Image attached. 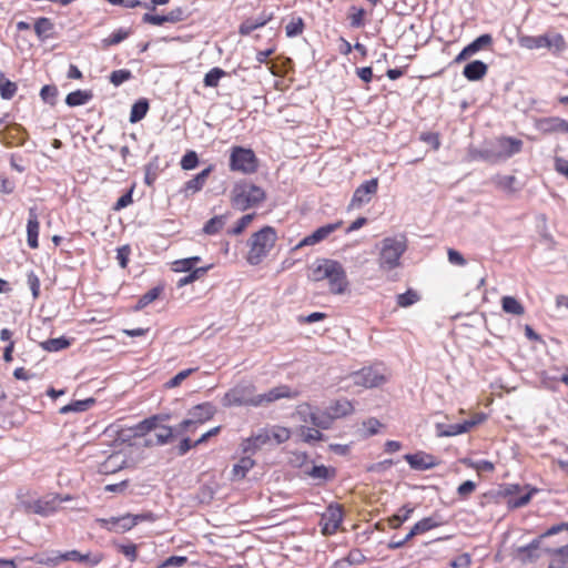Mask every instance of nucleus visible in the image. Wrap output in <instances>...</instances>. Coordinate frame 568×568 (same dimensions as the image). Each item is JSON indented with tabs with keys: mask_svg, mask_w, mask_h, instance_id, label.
<instances>
[{
	"mask_svg": "<svg viewBox=\"0 0 568 568\" xmlns=\"http://www.w3.org/2000/svg\"><path fill=\"white\" fill-rule=\"evenodd\" d=\"M355 385L366 388L377 387L385 384L388 379L387 375L376 368L365 367L352 375Z\"/></svg>",
	"mask_w": 568,
	"mask_h": 568,
	"instance_id": "nucleus-11",
	"label": "nucleus"
},
{
	"mask_svg": "<svg viewBox=\"0 0 568 568\" xmlns=\"http://www.w3.org/2000/svg\"><path fill=\"white\" fill-rule=\"evenodd\" d=\"M255 462L251 457H243L237 464L233 466V479H242L246 476L247 471L253 468Z\"/></svg>",
	"mask_w": 568,
	"mask_h": 568,
	"instance_id": "nucleus-30",
	"label": "nucleus"
},
{
	"mask_svg": "<svg viewBox=\"0 0 568 568\" xmlns=\"http://www.w3.org/2000/svg\"><path fill=\"white\" fill-rule=\"evenodd\" d=\"M132 78V73L130 70H125V69H121V70H115L113 71L111 74H110V82L115 85V87H119L121 85L123 82L130 80Z\"/></svg>",
	"mask_w": 568,
	"mask_h": 568,
	"instance_id": "nucleus-51",
	"label": "nucleus"
},
{
	"mask_svg": "<svg viewBox=\"0 0 568 568\" xmlns=\"http://www.w3.org/2000/svg\"><path fill=\"white\" fill-rule=\"evenodd\" d=\"M300 436L303 438L305 443L308 444L322 440L324 438V435L318 429L306 426H301Z\"/></svg>",
	"mask_w": 568,
	"mask_h": 568,
	"instance_id": "nucleus-44",
	"label": "nucleus"
},
{
	"mask_svg": "<svg viewBox=\"0 0 568 568\" xmlns=\"http://www.w3.org/2000/svg\"><path fill=\"white\" fill-rule=\"evenodd\" d=\"M485 419L484 414H478L474 418L465 420L460 424H436V435L438 437H452L469 432L473 427L480 424Z\"/></svg>",
	"mask_w": 568,
	"mask_h": 568,
	"instance_id": "nucleus-9",
	"label": "nucleus"
},
{
	"mask_svg": "<svg viewBox=\"0 0 568 568\" xmlns=\"http://www.w3.org/2000/svg\"><path fill=\"white\" fill-rule=\"evenodd\" d=\"M419 300V295L413 291L408 290L407 292L397 295V305L400 307H408L415 304Z\"/></svg>",
	"mask_w": 568,
	"mask_h": 568,
	"instance_id": "nucleus-47",
	"label": "nucleus"
},
{
	"mask_svg": "<svg viewBox=\"0 0 568 568\" xmlns=\"http://www.w3.org/2000/svg\"><path fill=\"white\" fill-rule=\"evenodd\" d=\"M414 509L404 506L396 515L389 518V526L392 528H398L404 521L408 520Z\"/></svg>",
	"mask_w": 568,
	"mask_h": 568,
	"instance_id": "nucleus-45",
	"label": "nucleus"
},
{
	"mask_svg": "<svg viewBox=\"0 0 568 568\" xmlns=\"http://www.w3.org/2000/svg\"><path fill=\"white\" fill-rule=\"evenodd\" d=\"M516 178L514 175H499L495 179V183L498 187L513 192L515 191Z\"/></svg>",
	"mask_w": 568,
	"mask_h": 568,
	"instance_id": "nucleus-52",
	"label": "nucleus"
},
{
	"mask_svg": "<svg viewBox=\"0 0 568 568\" xmlns=\"http://www.w3.org/2000/svg\"><path fill=\"white\" fill-rule=\"evenodd\" d=\"M187 561L184 556H172L164 560L158 568L181 567Z\"/></svg>",
	"mask_w": 568,
	"mask_h": 568,
	"instance_id": "nucleus-59",
	"label": "nucleus"
},
{
	"mask_svg": "<svg viewBox=\"0 0 568 568\" xmlns=\"http://www.w3.org/2000/svg\"><path fill=\"white\" fill-rule=\"evenodd\" d=\"M300 393L287 385L276 386L265 393L257 394L252 383H241L227 390L222 397L224 407L233 406H267L276 400L296 398Z\"/></svg>",
	"mask_w": 568,
	"mask_h": 568,
	"instance_id": "nucleus-1",
	"label": "nucleus"
},
{
	"mask_svg": "<svg viewBox=\"0 0 568 568\" xmlns=\"http://www.w3.org/2000/svg\"><path fill=\"white\" fill-rule=\"evenodd\" d=\"M62 555L63 552L61 551L52 550L45 554L36 555L31 559L39 565L54 567L63 561Z\"/></svg>",
	"mask_w": 568,
	"mask_h": 568,
	"instance_id": "nucleus-28",
	"label": "nucleus"
},
{
	"mask_svg": "<svg viewBox=\"0 0 568 568\" xmlns=\"http://www.w3.org/2000/svg\"><path fill=\"white\" fill-rule=\"evenodd\" d=\"M17 498L18 510H22L27 514H38L40 516H49L53 514L62 501L70 499L68 496L61 498L58 495L36 499L21 491L18 494Z\"/></svg>",
	"mask_w": 568,
	"mask_h": 568,
	"instance_id": "nucleus-4",
	"label": "nucleus"
},
{
	"mask_svg": "<svg viewBox=\"0 0 568 568\" xmlns=\"http://www.w3.org/2000/svg\"><path fill=\"white\" fill-rule=\"evenodd\" d=\"M352 14L349 16L351 24L353 27H361L363 24L364 17L366 14L363 8L352 7Z\"/></svg>",
	"mask_w": 568,
	"mask_h": 568,
	"instance_id": "nucleus-58",
	"label": "nucleus"
},
{
	"mask_svg": "<svg viewBox=\"0 0 568 568\" xmlns=\"http://www.w3.org/2000/svg\"><path fill=\"white\" fill-rule=\"evenodd\" d=\"M521 140L514 138H500L491 146L485 150V158L490 160H505L521 151Z\"/></svg>",
	"mask_w": 568,
	"mask_h": 568,
	"instance_id": "nucleus-8",
	"label": "nucleus"
},
{
	"mask_svg": "<svg viewBox=\"0 0 568 568\" xmlns=\"http://www.w3.org/2000/svg\"><path fill=\"white\" fill-rule=\"evenodd\" d=\"M62 558L63 561H75L85 568H93L102 561L103 555L101 552L88 551L82 554L78 550H69L63 552Z\"/></svg>",
	"mask_w": 568,
	"mask_h": 568,
	"instance_id": "nucleus-15",
	"label": "nucleus"
},
{
	"mask_svg": "<svg viewBox=\"0 0 568 568\" xmlns=\"http://www.w3.org/2000/svg\"><path fill=\"white\" fill-rule=\"evenodd\" d=\"M296 414L303 419V422L311 423L323 429H327L333 422L326 408L324 412H313L311 406L306 403L297 406Z\"/></svg>",
	"mask_w": 568,
	"mask_h": 568,
	"instance_id": "nucleus-12",
	"label": "nucleus"
},
{
	"mask_svg": "<svg viewBox=\"0 0 568 568\" xmlns=\"http://www.w3.org/2000/svg\"><path fill=\"white\" fill-rule=\"evenodd\" d=\"M447 258H448V262L453 265H457V266L466 265L465 257L458 251H456L454 248L447 250Z\"/></svg>",
	"mask_w": 568,
	"mask_h": 568,
	"instance_id": "nucleus-61",
	"label": "nucleus"
},
{
	"mask_svg": "<svg viewBox=\"0 0 568 568\" xmlns=\"http://www.w3.org/2000/svg\"><path fill=\"white\" fill-rule=\"evenodd\" d=\"M158 444H166L173 437V428L169 426H162L155 434Z\"/></svg>",
	"mask_w": 568,
	"mask_h": 568,
	"instance_id": "nucleus-57",
	"label": "nucleus"
},
{
	"mask_svg": "<svg viewBox=\"0 0 568 568\" xmlns=\"http://www.w3.org/2000/svg\"><path fill=\"white\" fill-rule=\"evenodd\" d=\"M159 165L158 162H151L145 166L144 182L149 186L153 185L158 178Z\"/></svg>",
	"mask_w": 568,
	"mask_h": 568,
	"instance_id": "nucleus-55",
	"label": "nucleus"
},
{
	"mask_svg": "<svg viewBox=\"0 0 568 568\" xmlns=\"http://www.w3.org/2000/svg\"><path fill=\"white\" fill-rule=\"evenodd\" d=\"M437 526H438V523L434 518H432V517L424 518L413 526L410 531L405 536V538H403V541H389L388 548H390V549L400 548L407 541H409L413 537H415L419 534L426 532Z\"/></svg>",
	"mask_w": 568,
	"mask_h": 568,
	"instance_id": "nucleus-17",
	"label": "nucleus"
},
{
	"mask_svg": "<svg viewBox=\"0 0 568 568\" xmlns=\"http://www.w3.org/2000/svg\"><path fill=\"white\" fill-rule=\"evenodd\" d=\"M276 239V232L271 226H265L255 232L248 241L247 263L251 265L260 264L275 245Z\"/></svg>",
	"mask_w": 568,
	"mask_h": 568,
	"instance_id": "nucleus-3",
	"label": "nucleus"
},
{
	"mask_svg": "<svg viewBox=\"0 0 568 568\" xmlns=\"http://www.w3.org/2000/svg\"><path fill=\"white\" fill-rule=\"evenodd\" d=\"M545 131L568 133V121L560 118H550L544 121Z\"/></svg>",
	"mask_w": 568,
	"mask_h": 568,
	"instance_id": "nucleus-34",
	"label": "nucleus"
},
{
	"mask_svg": "<svg viewBox=\"0 0 568 568\" xmlns=\"http://www.w3.org/2000/svg\"><path fill=\"white\" fill-rule=\"evenodd\" d=\"M149 110V103L146 100H139L131 108L130 122L136 123L141 121Z\"/></svg>",
	"mask_w": 568,
	"mask_h": 568,
	"instance_id": "nucleus-33",
	"label": "nucleus"
},
{
	"mask_svg": "<svg viewBox=\"0 0 568 568\" xmlns=\"http://www.w3.org/2000/svg\"><path fill=\"white\" fill-rule=\"evenodd\" d=\"M39 219L34 207L29 209V219L27 224V241L31 248L38 247Z\"/></svg>",
	"mask_w": 568,
	"mask_h": 568,
	"instance_id": "nucleus-23",
	"label": "nucleus"
},
{
	"mask_svg": "<svg viewBox=\"0 0 568 568\" xmlns=\"http://www.w3.org/2000/svg\"><path fill=\"white\" fill-rule=\"evenodd\" d=\"M470 562V556L468 554H462L452 561L450 566L453 568H468Z\"/></svg>",
	"mask_w": 568,
	"mask_h": 568,
	"instance_id": "nucleus-64",
	"label": "nucleus"
},
{
	"mask_svg": "<svg viewBox=\"0 0 568 568\" xmlns=\"http://www.w3.org/2000/svg\"><path fill=\"white\" fill-rule=\"evenodd\" d=\"M53 29H54V24L51 22L50 19L44 18V17L37 19L36 23H34V32L41 41H44V40L51 38L52 33H53Z\"/></svg>",
	"mask_w": 568,
	"mask_h": 568,
	"instance_id": "nucleus-27",
	"label": "nucleus"
},
{
	"mask_svg": "<svg viewBox=\"0 0 568 568\" xmlns=\"http://www.w3.org/2000/svg\"><path fill=\"white\" fill-rule=\"evenodd\" d=\"M267 429L271 433V444H282L287 442L291 437V432L286 427L273 426Z\"/></svg>",
	"mask_w": 568,
	"mask_h": 568,
	"instance_id": "nucleus-39",
	"label": "nucleus"
},
{
	"mask_svg": "<svg viewBox=\"0 0 568 568\" xmlns=\"http://www.w3.org/2000/svg\"><path fill=\"white\" fill-rule=\"evenodd\" d=\"M199 163L197 154L194 151L186 152L181 160V168L183 170H193Z\"/></svg>",
	"mask_w": 568,
	"mask_h": 568,
	"instance_id": "nucleus-54",
	"label": "nucleus"
},
{
	"mask_svg": "<svg viewBox=\"0 0 568 568\" xmlns=\"http://www.w3.org/2000/svg\"><path fill=\"white\" fill-rule=\"evenodd\" d=\"M214 413V407L210 404L195 406L189 412V417L175 428L176 434L185 433L187 430V425H202L206 420L211 419Z\"/></svg>",
	"mask_w": 568,
	"mask_h": 568,
	"instance_id": "nucleus-10",
	"label": "nucleus"
},
{
	"mask_svg": "<svg viewBox=\"0 0 568 568\" xmlns=\"http://www.w3.org/2000/svg\"><path fill=\"white\" fill-rule=\"evenodd\" d=\"M265 200V192L262 187L250 182H239L231 191V203L239 211H245L256 206Z\"/></svg>",
	"mask_w": 568,
	"mask_h": 568,
	"instance_id": "nucleus-5",
	"label": "nucleus"
},
{
	"mask_svg": "<svg viewBox=\"0 0 568 568\" xmlns=\"http://www.w3.org/2000/svg\"><path fill=\"white\" fill-rule=\"evenodd\" d=\"M488 67L486 63L475 60L465 65L463 74L469 81H478L486 75Z\"/></svg>",
	"mask_w": 568,
	"mask_h": 568,
	"instance_id": "nucleus-24",
	"label": "nucleus"
},
{
	"mask_svg": "<svg viewBox=\"0 0 568 568\" xmlns=\"http://www.w3.org/2000/svg\"><path fill=\"white\" fill-rule=\"evenodd\" d=\"M210 268H211V265L194 268L192 272H190V274H187L186 276L181 277L179 280L178 286L179 287H183V286H185L187 284L193 283L194 281H196L200 277H202Z\"/></svg>",
	"mask_w": 568,
	"mask_h": 568,
	"instance_id": "nucleus-42",
	"label": "nucleus"
},
{
	"mask_svg": "<svg viewBox=\"0 0 568 568\" xmlns=\"http://www.w3.org/2000/svg\"><path fill=\"white\" fill-rule=\"evenodd\" d=\"M94 404L93 398H87L83 400H75L72 402L63 407L60 408L61 414H68L71 412H84L89 409Z\"/></svg>",
	"mask_w": 568,
	"mask_h": 568,
	"instance_id": "nucleus-36",
	"label": "nucleus"
},
{
	"mask_svg": "<svg viewBox=\"0 0 568 568\" xmlns=\"http://www.w3.org/2000/svg\"><path fill=\"white\" fill-rule=\"evenodd\" d=\"M343 513L338 505H329L321 518L322 532L333 535L342 524Z\"/></svg>",
	"mask_w": 568,
	"mask_h": 568,
	"instance_id": "nucleus-14",
	"label": "nucleus"
},
{
	"mask_svg": "<svg viewBox=\"0 0 568 568\" xmlns=\"http://www.w3.org/2000/svg\"><path fill=\"white\" fill-rule=\"evenodd\" d=\"M257 160L254 152L242 146H234L230 155V169L232 171L250 174L256 171Z\"/></svg>",
	"mask_w": 568,
	"mask_h": 568,
	"instance_id": "nucleus-7",
	"label": "nucleus"
},
{
	"mask_svg": "<svg viewBox=\"0 0 568 568\" xmlns=\"http://www.w3.org/2000/svg\"><path fill=\"white\" fill-rule=\"evenodd\" d=\"M493 42V38L490 34H481L477 39H475L471 43H469L467 47L468 51L473 54L477 53L479 50L490 45Z\"/></svg>",
	"mask_w": 568,
	"mask_h": 568,
	"instance_id": "nucleus-43",
	"label": "nucleus"
},
{
	"mask_svg": "<svg viewBox=\"0 0 568 568\" xmlns=\"http://www.w3.org/2000/svg\"><path fill=\"white\" fill-rule=\"evenodd\" d=\"M538 548H539V540L536 539V540H534L532 542H530L529 545H527L525 547L517 548L515 557H516V559H518L523 564L532 561L536 558H538V556H539L537 554Z\"/></svg>",
	"mask_w": 568,
	"mask_h": 568,
	"instance_id": "nucleus-26",
	"label": "nucleus"
},
{
	"mask_svg": "<svg viewBox=\"0 0 568 568\" xmlns=\"http://www.w3.org/2000/svg\"><path fill=\"white\" fill-rule=\"evenodd\" d=\"M270 444H271V433L268 432L267 428H262L257 433L245 438L241 444V448H242L243 453L254 454L262 447L270 445Z\"/></svg>",
	"mask_w": 568,
	"mask_h": 568,
	"instance_id": "nucleus-16",
	"label": "nucleus"
},
{
	"mask_svg": "<svg viewBox=\"0 0 568 568\" xmlns=\"http://www.w3.org/2000/svg\"><path fill=\"white\" fill-rule=\"evenodd\" d=\"M341 222L326 224L324 226L318 227L316 231H314L311 235L305 236L296 246L295 248H301L303 246L314 245L324 239H326L331 233H333L335 230H337L341 226Z\"/></svg>",
	"mask_w": 568,
	"mask_h": 568,
	"instance_id": "nucleus-20",
	"label": "nucleus"
},
{
	"mask_svg": "<svg viewBox=\"0 0 568 568\" xmlns=\"http://www.w3.org/2000/svg\"><path fill=\"white\" fill-rule=\"evenodd\" d=\"M503 311L507 314L520 316L525 313L521 303L513 296H504L501 298Z\"/></svg>",
	"mask_w": 568,
	"mask_h": 568,
	"instance_id": "nucleus-29",
	"label": "nucleus"
},
{
	"mask_svg": "<svg viewBox=\"0 0 568 568\" xmlns=\"http://www.w3.org/2000/svg\"><path fill=\"white\" fill-rule=\"evenodd\" d=\"M91 99V93L82 90H77L69 93L65 98V103L69 106H78L85 104Z\"/></svg>",
	"mask_w": 568,
	"mask_h": 568,
	"instance_id": "nucleus-35",
	"label": "nucleus"
},
{
	"mask_svg": "<svg viewBox=\"0 0 568 568\" xmlns=\"http://www.w3.org/2000/svg\"><path fill=\"white\" fill-rule=\"evenodd\" d=\"M312 278L316 282L327 281L332 294L342 295L348 290L346 272L341 263L334 260H320L312 268Z\"/></svg>",
	"mask_w": 568,
	"mask_h": 568,
	"instance_id": "nucleus-2",
	"label": "nucleus"
},
{
	"mask_svg": "<svg viewBox=\"0 0 568 568\" xmlns=\"http://www.w3.org/2000/svg\"><path fill=\"white\" fill-rule=\"evenodd\" d=\"M211 172H212V166H209V168L204 169L202 172H200L199 174H196L193 179L187 181L184 184L183 190H182L184 195L189 196V195H192V194L201 191L202 187L204 186V184L206 183V180Z\"/></svg>",
	"mask_w": 568,
	"mask_h": 568,
	"instance_id": "nucleus-22",
	"label": "nucleus"
},
{
	"mask_svg": "<svg viewBox=\"0 0 568 568\" xmlns=\"http://www.w3.org/2000/svg\"><path fill=\"white\" fill-rule=\"evenodd\" d=\"M201 261L200 256H191L186 258L176 260L172 263V270L174 272H192L195 265Z\"/></svg>",
	"mask_w": 568,
	"mask_h": 568,
	"instance_id": "nucleus-32",
	"label": "nucleus"
},
{
	"mask_svg": "<svg viewBox=\"0 0 568 568\" xmlns=\"http://www.w3.org/2000/svg\"><path fill=\"white\" fill-rule=\"evenodd\" d=\"M326 409L328 412V415L334 420L336 418H342L344 416L349 415L353 412V405L348 399L342 398V399L332 402L326 407Z\"/></svg>",
	"mask_w": 568,
	"mask_h": 568,
	"instance_id": "nucleus-25",
	"label": "nucleus"
},
{
	"mask_svg": "<svg viewBox=\"0 0 568 568\" xmlns=\"http://www.w3.org/2000/svg\"><path fill=\"white\" fill-rule=\"evenodd\" d=\"M308 475L313 478H317V479H326L328 478L329 476V469L323 465L321 466H314Z\"/></svg>",
	"mask_w": 568,
	"mask_h": 568,
	"instance_id": "nucleus-63",
	"label": "nucleus"
},
{
	"mask_svg": "<svg viewBox=\"0 0 568 568\" xmlns=\"http://www.w3.org/2000/svg\"><path fill=\"white\" fill-rule=\"evenodd\" d=\"M404 237H385L381 242L378 267L382 272H389L400 265V257L406 251Z\"/></svg>",
	"mask_w": 568,
	"mask_h": 568,
	"instance_id": "nucleus-6",
	"label": "nucleus"
},
{
	"mask_svg": "<svg viewBox=\"0 0 568 568\" xmlns=\"http://www.w3.org/2000/svg\"><path fill=\"white\" fill-rule=\"evenodd\" d=\"M126 456L122 452L111 454L99 467L103 474H114L126 465Z\"/></svg>",
	"mask_w": 568,
	"mask_h": 568,
	"instance_id": "nucleus-21",
	"label": "nucleus"
},
{
	"mask_svg": "<svg viewBox=\"0 0 568 568\" xmlns=\"http://www.w3.org/2000/svg\"><path fill=\"white\" fill-rule=\"evenodd\" d=\"M143 517L141 515H124L120 517H111L109 519H99L100 525L114 532H124L134 527Z\"/></svg>",
	"mask_w": 568,
	"mask_h": 568,
	"instance_id": "nucleus-13",
	"label": "nucleus"
},
{
	"mask_svg": "<svg viewBox=\"0 0 568 568\" xmlns=\"http://www.w3.org/2000/svg\"><path fill=\"white\" fill-rule=\"evenodd\" d=\"M229 216H230V214L226 213V214H223V215L214 216L211 220H209L206 222V224L204 225V227H203L204 233H206L209 235L216 234L220 230L223 229V226L225 225Z\"/></svg>",
	"mask_w": 568,
	"mask_h": 568,
	"instance_id": "nucleus-31",
	"label": "nucleus"
},
{
	"mask_svg": "<svg viewBox=\"0 0 568 568\" xmlns=\"http://www.w3.org/2000/svg\"><path fill=\"white\" fill-rule=\"evenodd\" d=\"M70 342L64 337L51 338L41 343V347L48 352H58L67 348Z\"/></svg>",
	"mask_w": 568,
	"mask_h": 568,
	"instance_id": "nucleus-41",
	"label": "nucleus"
},
{
	"mask_svg": "<svg viewBox=\"0 0 568 568\" xmlns=\"http://www.w3.org/2000/svg\"><path fill=\"white\" fill-rule=\"evenodd\" d=\"M57 93L55 87L44 85L40 91V97L44 102L53 104Z\"/></svg>",
	"mask_w": 568,
	"mask_h": 568,
	"instance_id": "nucleus-60",
	"label": "nucleus"
},
{
	"mask_svg": "<svg viewBox=\"0 0 568 568\" xmlns=\"http://www.w3.org/2000/svg\"><path fill=\"white\" fill-rule=\"evenodd\" d=\"M17 92V84L0 75V95L2 99L10 100Z\"/></svg>",
	"mask_w": 568,
	"mask_h": 568,
	"instance_id": "nucleus-46",
	"label": "nucleus"
},
{
	"mask_svg": "<svg viewBox=\"0 0 568 568\" xmlns=\"http://www.w3.org/2000/svg\"><path fill=\"white\" fill-rule=\"evenodd\" d=\"M196 368H187L179 372L174 377L165 383L166 388L178 387L184 379H186Z\"/></svg>",
	"mask_w": 568,
	"mask_h": 568,
	"instance_id": "nucleus-53",
	"label": "nucleus"
},
{
	"mask_svg": "<svg viewBox=\"0 0 568 568\" xmlns=\"http://www.w3.org/2000/svg\"><path fill=\"white\" fill-rule=\"evenodd\" d=\"M225 75V72L220 68H213L204 77V84L206 87H217L221 78Z\"/></svg>",
	"mask_w": 568,
	"mask_h": 568,
	"instance_id": "nucleus-48",
	"label": "nucleus"
},
{
	"mask_svg": "<svg viewBox=\"0 0 568 568\" xmlns=\"http://www.w3.org/2000/svg\"><path fill=\"white\" fill-rule=\"evenodd\" d=\"M566 47V41L560 33L546 36V48L552 50L554 53H561Z\"/></svg>",
	"mask_w": 568,
	"mask_h": 568,
	"instance_id": "nucleus-37",
	"label": "nucleus"
},
{
	"mask_svg": "<svg viewBox=\"0 0 568 568\" xmlns=\"http://www.w3.org/2000/svg\"><path fill=\"white\" fill-rule=\"evenodd\" d=\"M161 288L160 287H154L152 290H150L149 292H146L139 301L138 303V307L139 308H142L144 306H146L148 304L152 303L153 301H155L160 293H161Z\"/></svg>",
	"mask_w": 568,
	"mask_h": 568,
	"instance_id": "nucleus-56",
	"label": "nucleus"
},
{
	"mask_svg": "<svg viewBox=\"0 0 568 568\" xmlns=\"http://www.w3.org/2000/svg\"><path fill=\"white\" fill-rule=\"evenodd\" d=\"M130 36V30L119 29L114 31L109 38L103 40L104 47H110L114 44H119L123 40H125Z\"/></svg>",
	"mask_w": 568,
	"mask_h": 568,
	"instance_id": "nucleus-49",
	"label": "nucleus"
},
{
	"mask_svg": "<svg viewBox=\"0 0 568 568\" xmlns=\"http://www.w3.org/2000/svg\"><path fill=\"white\" fill-rule=\"evenodd\" d=\"M304 30V21L301 17H292L285 26V33L288 38H294L302 34Z\"/></svg>",
	"mask_w": 568,
	"mask_h": 568,
	"instance_id": "nucleus-40",
	"label": "nucleus"
},
{
	"mask_svg": "<svg viewBox=\"0 0 568 568\" xmlns=\"http://www.w3.org/2000/svg\"><path fill=\"white\" fill-rule=\"evenodd\" d=\"M131 254V248L129 245H123L116 251V260L122 268H125L129 262V256Z\"/></svg>",
	"mask_w": 568,
	"mask_h": 568,
	"instance_id": "nucleus-62",
	"label": "nucleus"
},
{
	"mask_svg": "<svg viewBox=\"0 0 568 568\" xmlns=\"http://www.w3.org/2000/svg\"><path fill=\"white\" fill-rule=\"evenodd\" d=\"M405 460L413 469L426 470L438 465L437 459L429 454L419 452L416 454H407L404 456Z\"/></svg>",
	"mask_w": 568,
	"mask_h": 568,
	"instance_id": "nucleus-19",
	"label": "nucleus"
},
{
	"mask_svg": "<svg viewBox=\"0 0 568 568\" xmlns=\"http://www.w3.org/2000/svg\"><path fill=\"white\" fill-rule=\"evenodd\" d=\"M254 217H255L254 213L243 215L237 221L236 225L232 230H229V233L233 234V235L241 234L253 222Z\"/></svg>",
	"mask_w": 568,
	"mask_h": 568,
	"instance_id": "nucleus-50",
	"label": "nucleus"
},
{
	"mask_svg": "<svg viewBox=\"0 0 568 568\" xmlns=\"http://www.w3.org/2000/svg\"><path fill=\"white\" fill-rule=\"evenodd\" d=\"M378 180L372 179L361 184L354 192L352 206H362L371 201L372 195L377 192Z\"/></svg>",
	"mask_w": 568,
	"mask_h": 568,
	"instance_id": "nucleus-18",
	"label": "nucleus"
},
{
	"mask_svg": "<svg viewBox=\"0 0 568 568\" xmlns=\"http://www.w3.org/2000/svg\"><path fill=\"white\" fill-rule=\"evenodd\" d=\"M519 43L521 47L529 50L546 48V36H525L519 39Z\"/></svg>",
	"mask_w": 568,
	"mask_h": 568,
	"instance_id": "nucleus-38",
	"label": "nucleus"
}]
</instances>
